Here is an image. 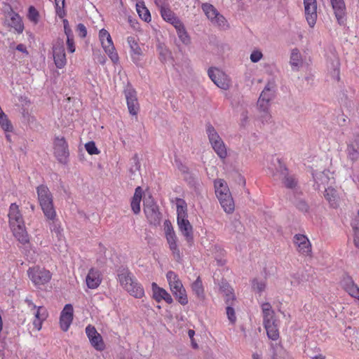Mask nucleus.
Returning <instances> with one entry per match:
<instances>
[{
    "instance_id": "1",
    "label": "nucleus",
    "mask_w": 359,
    "mask_h": 359,
    "mask_svg": "<svg viewBox=\"0 0 359 359\" xmlns=\"http://www.w3.org/2000/svg\"><path fill=\"white\" fill-rule=\"evenodd\" d=\"M118 281L121 285L135 298H142L144 295V290L137 281L128 269H123L118 273Z\"/></svg>"
},
{
    "instance_id": "2",
    "label": "nucleus",
    "mask_w": 359,
    "mask_h": 359,
    "mask_svg": "<svg viewBox=\"0 0 359 359\" xmlns=\"http://www.w3.org/2000/svg\"><path fill=\"white\" fill-rule=\"evenodd\" d=\"M275 92L276 84L274 81H269L258 99V108L263 113L262 116V122H268L271 118L269 110L271 105L270 102L275 97Z\"/></svg>"
},
{
    "instance_id": "3",
    "label": "nucleus",
    "mask_w": 359,
    "mask_h": 359,
    "mask_svg": "<svg viewBox=\"0 0 359 359\" xmlns=\"http://www.w3.org/2000/svg\"><path fill=\"white\" fill-rule=\"evenodd\" d=\"M38 200L47 219L56 217V212L53 205V195L49 189L45 185H40L36 188Z\"/></svg>"
},
{
    "instance_id": "4",
    "label": "nucleus",
    "mask_w": 359,
    "mask_h": 359,
    "mask_svg": "<svg viewBox=\"0 0 359 359\" xmlns=\"http://www.w3.org/2000/svg\"><path fill=\"white\" fill-rule=\"evenodd\" d=\"M273 165L274 168H269L273 176H278L287 189H295L298 184L297 180L294 175L288 172L287 168L278 158L275 159Z\"/></svg>"
},
{
    "instance_id": "5",
    "label": "nucleus",
    "mask_w": 359,
    "mask_h": 359,
    "mask_svg": "<svg viewBox=\"0 0 359 359\" xmlns=\"http://www.w3.org/2000/svg\"><path fill=\"white\" fill-rule=\"evenodd\" d=\"M202 9L207 18L214 25L223 29L228 28V23L225 18L221 15L212 4L208 3L203 4L202 5Z\"/></svg>"
},
{
    "instance_id": "6",
    "label": "nucleus",
    "mask_w": 359,
    "mask_h": 359,
    "mask_svg": "<svg viewBox=\"0 0 359 359\" xmlns=\"http://www.w3.org/2000/svg\"><path fill=\"white\" fill-rule=\"evenodd\" d=\"M27 274L34 285H44L51 278V273L49 271L39 266L29 268Z\"/></svg>"
},
{
    "instance_id": "7",
    "label": "nucleus",
    "mask_w": 359,
    "mask_h": 359,
    "mask_svg": "<svg viewBox=\"0 0 359 359\" xmlns=\"http://www.w3.org/2000/svg\"><path fill=\"white\" fill-rule=\"evenodd\" d=\"M144 212L151 224L157 225L161 220V213L158 205L152 201H147L144 203Z\"/></svg>"
},
{
    "instance_id": "8",
    "label": "nucleus",
    "mask_w": 359,
    "mask_h": 359,
    "mask_svg": "<svg viewBox=\"0 0 359 359\" xmlns=\"http://www.w3.org/2000/svg\"><path fill=\"white\" fill-rule=\"evenodd\" d=\"M54 154L59 162L66 163L69 156L67 144L64 137H55L54 141Z\"/></svg>"
},
{
    "instance_id": "9",
    "label": "nucleus",
    "mask_w": 359,
    "mask_h": 359,
    "mask_svg": "<svg viewBox=\"0 0 359 359\" xmlns=\"http://www.w3.org/2000/svg\"><path fill=\"white\" fill-rule=\"evenodd\" d=\"M53 59L57 68H62L67 63L65 52L64 42L62 39H57L53 46Z\"/></svg>"
},
{
    "instance_id": "10",
    "label": "nucleus",
    "mask_w": 359,
    "mask_h": 359,
    "mask_svg": "<svg viewBox=\"0 0 359 359\" xmlns=\"http://www.w3.org/2000/svg\"><path fill=\"white\" fill-rule=\"evenodd\" d=\"M208 76L214 83L219 88L226 90L229 87V81L226 76L217 68L211 67L208 69Z\"/></svg>"
},
{
    "instance_id": "11",
    "label": "nucleus",
    "mask_w": 359,
    "mask_h": 359,
    "mask_svg": "<svg viewBox=\"0 0 359 359\" xmlns=\"http://www.w3.org/2000/svg\"><path fill=\"white\" fill-rule=\"evenodd\" d=\"M125 96L129 113L131 115L136 116L138 114L140 106L135 90L131 88H127L125 90Z\"/></svg>"
},
{
    "instance_id": "12",
    "label": "nucleus",
    "mask_w": 359,
    "mask_h": 359,
    "mask_svg": "<svg viewBox=\"0 0 359 359\" xmlns=\"http://www.w3.org/2000/svg\"><path fill=\"white\" fill-rule=\"evenodd\" d=\"M306 19L310 27H313L317 18L316 0H304Z\"/></svg>"
},
{
    "instance_id": "13",
    "label": "nucleus",
    "mask_w": 359,
    "mask_h": 359,
    "mask_svg": "<svg viewBox=\"0 0 359 359\" xmlns=\"http://www.w3.org/2000/svg\"><path fill=\"white\" fill-rule=\"evenodd\" d=\"M294 243L297 248L298 252L304 256H309L311 253V245L308 238L303 234H296L294 236Z\"/></svg>"
},
{
    "instance_id": "14",
    "label": "nucleus",
    "mask_w": 359,
    "mask_h": 359,
    "mask_svg": "<svg viewBox=\"0 0 359 359\" xmlns=\"http://www.w3.org/2000/svg\"><path fill=\"white\" fill-rule=\"evenodd\" d=\"M334 15L339 25H344L346 21V8L344 0H330Z\"/></svg>"
},
{
    "instance_id": "15",
    "label": "nucleus",
    "mask_w": 359,
    "mask_h": 359,
    "mask_svg": "<svg viewBox=\"0 0 359 359\" xmlns=\"http://www.w3.org/2000/svg\"><path fill=\"white\" fill-rule=\"evenodd\" d=\"M179 229L188 243L191 244L194 240L193 227L187 217L177 219Z\"/></svg>"
},
{
    "instance_id": "16",
    "label": "nucleus",
    "mask_w": 359,
    "mask_h": 359,
    "mask_svg": "<svg viewBox=\"0 0 359 359\" xmlns=\"http://www.w3.org/2000/svg\"><path fill=\"white\" fill-rule=\"evenodd\" d=\"M73 320V306L72 304H66L61 312L60 324L61 329L66 332L68 330Z\"/></svg>"
},
{
    "instance_id": "17",
    "label": "nucleus",
    "mask_w": 359,
    "mask_h": 359,
    "mask_svg": "<svg viewBox=\"0 0 359 359\" xmlns=\"http://www.w3.org/2000/svg\"><path fill=\"white\" fill-rule=\"evenodd\" d=\"M347 157L349 160L355 162L359 159V135L353 136L347 145Z\"/></svg>"
},
{
    "instance_id": "18",
    "label": "nucleus",
    "mask_w": 359,
    "mask_h": 359,
    "mask_svg": "<svg viewBox=\"0 0 359 359\" xmlns=\"http://www.w3.org/2000/svg\"><path fill=\"white\" fill-rule=\"evenodd\" d=\"M332 173L327 170L313 172V177L315 182V188L320 189V187H323L325 189V187L328 185L330 180L333 179V177H330Z\"/></svg>"
},
{
    "instance_id": "19",
    "label": "nucleus",
    "mask_w": 359,
    "mask_h": 359,
    "mask_svg": "<svg viewBox=\"0 0 359 359\" xmlns=\"http://www.w3.org/2000/svg\"><path fill=\"white\" fill-rule=\"evenodd\" d=\"M151 289L153 292V298L157 302H160L162 300H164L169 304L173 302L171 295L165 289L158 287L156 283H153L151 284Z\"/></svg>"
},
{
    "instance_id": "20",
    "label": "nucleus",
    "mask_w": 359,
    "mask_h": 359,
    "mask_svg": "<svg viewBox=\"0 0 359 359\" xmlns=\"http://www.w3.org/2000/svg\"><path fill=\"white\" fill-rule=\"evenodd\" d=\"M127 42L130 48V53L133 62L138 64L140 61L141 56L143 55V52L137 43V40L133 36H128L127 38Z\"/></svg>"
},
{
    "instance_id": "21",
    "label": "nucleus",
    "mask_w": 359,
    "mask_h": 359,
    "mask_svg": "<svg viewBox=\"0 0 359 359\" xmlns=\"http://www.w3.org/2000/svg\"><path fill=\"white\" fill-rule=\"evenodd\" d=\"M87 286L90 289L97 288L102 282V276L99 270L92 268L86 278Z\"/></svg>"
},
{
    "instance_id": "22",
    "label": "nucleus",
    "mask_w": 359,
    "mask_h": 359,
    "mask_svg": "<svg viewBox=\"0 0 359 359\" xmlns=\"http://www.w3.org/2000/svg\"><path fill=\"white\" fill-rule=\"evenodd\" d=\"M8 217L11 226H15V225L24 224L18 205L15 203H11L10 205Z\"/></svg>"
},
{
    "instance_id": "23",
    "label": "nucleus",
    "mask_w": 359,
    "mask_h": 359,
    "mask_svg": "<svg viewBox=\"0 0 359 359\" xmlns=\"http://www.w3.org/2000/svg\"><path fill=\"white\" fill-rule=\"evenodd\" d=\"M217 198L226 212L231 213L234 210V202L229 190H228V192L223 193V194L217 196Z\"/></svg>"
},
{
    "instance_id": "24",
    "label": "nucleus",
    "mask_w": 359,
    "mask_h": 359,
    "mask_svg": "<svg viewBox=\"0 0 359 359\" xmlns=\"http://www.w3.org/2000/svg\"><path fill=\"white\" fill-rule=\"evenodd\" d=\"M6 22L9 27L13 28L18 33L23 32L24 25L20 16L18 13L14 12L9 13Z\"/></svg>"
},
{
    "instance_id": "25",
    "label": "nucleus",
    "mask_w": 359,
    "mask_h": 359,
    "mask_svg": "<svg viewBox=\"0 0 359 359\" xmlns=\"http://www.w3.org/2000/svg\"><path fill=\"white\" fill-rule=\"evenodd\" d=\"M13 233L15 238L22 244H27L29 243V236L25 231L24 224L15 225V226H11Z\"/></svg>"
},
{
    "instance_id": "26",
    "label": "nucleus",
    "mask_w": 359,
    "mask_h": 359,
    "mask_svg": "<svg viewBox=\"0 0 359 359\" xmlns=\"http://www.w3.org/2000/svg\"><path fill=\"white\" fill-rule=\"evenodd\" d=\"M34 315L35 319L33 322V325L37 330H40L41 329L43 321H44L48 317L47 310L43 306H38L37 309H35Z\"/></svg>"
},
{
    "instance_id": "27",
    "label": "nucleus",
    "mask_w": 359,
    "mask_h": 359,
    "mask_svg": "<svg viewBox=\"0 0 359 359\" xmlns=\"http://www.w3.org/2000/svg\"><path fill=\"white\" fill-rule=\"evenodd\" d=\"M101 43L105 53L108 55L111 61L114 63H116L118 61V55L115 51V47L114 46L112 39H109L104 41H102Z\"/></svg>"
},
{
    "instance_id": "28",
    "label": "nucleus",
    "mask_w": 359,
    "mask_h": 359,
    "mask_svg": "<svg viewBox=\"0 0 359 359\" xmlns=\"http://www.w3.org/2000/svg\"><path fill=\"white\" fill-rule=\"evenodd\" d=\"M166 278L172 292L184 287L178 276L172 271L167 272Z\"/></svg>"
},
{
    "instance_id": "29",
    "label": "nucleus",
    "mask_w": 359,
    "mask_h": 359,
    "mask_svg": "<svg viewBox=\"0 0 359 359\" xmlns=\"http://www.w3.org/2000/svg\"><path fill=\"white\" fill-rule=\"evenodd\" d=\"M143 191L140 187H137L135 190V194L132 198L130 206L134 214L137 215L140 212V203Z\"/></svg>"
},
{
    "instance_id": "30",
    "label": "nucleus",
    "mask_w": 359,
    "mask_h": 359,
    "mask_svg": "<svg viewBox=\"0 0 359 359\" xmlns=\"http://www.w3.org/2000/svg\"><path fill=\"white\" fill-rule=\"evenodd\" d=\"M262 315H263V323L266 324L268 323L274 322L277 320L275 318V313L272 309L271 305L268 303H263L261 306Z\"/></svg>"
},
{
    "instance_id": "31",
    "label": "nucleus",
    "mask_w": 359,
    "mask_h": 359,
    "mask_svg": "<svg viewBox=\"0 0 359 359\" xmlns=\"http://www.w3.org/2000/svg\"><path fill=\"white\" fill-rule=\"evenodd\" d=\"M266 329L267 336L269 339L276 341L279 338V332L278 328V322H269L264 325Z\"/></svg>"
},
{
    "instance_id": "32",
    "label": "nucleus",
    "mask_w": 359,
    "mask_h": 359,
    "mask_svg": "<svg viewBox=\"0 0 359 359\" xmlns=\"http://www.w3.org/2000/svg\"><path fill=\"white\" fill-rule=\"evenodd\" d=\"M325 198L332 208H337L339 205V196L337 191L332 188L327 187L325 189Z\"/></svg>"
},
{
    "instance_id": "33",
    "label": "nucleus",
    "mask_w": 359,
    "mask_h": 359,
    "mask_svg": "<svg viewBox=\"0 0 359 359\" xmlns=\"http://www.w3.org/2000/svg\"><path fill=\"white\" fill-rule=\"evenodd\" d=\"M290 64L293 71L299 70L302 65V55L297 48H294L291 51Z\"/></svg>"
},
{
    "instance_id": "34",
    "label": "nucleus",
    "mask_w": 359,
    "mask_h": 359,
    "mask_svg": "<svg viewBox=\"0 0 359 359\" xmlns=\"http://www.w3.org/2000/svg\"><path fill=\"white\" fill-rule=\"evenodd\" d=\"M176 206H177V219L188 217L187 215V204L186 201L180 198H176Z\"/></svg>"
},
{
    "instance_id": "35",
    "label": "nucleus",
    "mask_w": 359,
    "mask_h": 359,
    "mask_svg": "<svg viewBox=\"0 0 359 359\" xmlns=\"http://www.w3.org/2000/svg\"><path fill=\"white\" fill-rule=\"evenodd\" d=\"M191 290L200 300H203L204 299V288L200 277H198L197 279L191 284Z\"/></svg>"
},
{
    "instance_id": "36",
    "label": "nucleus",
    "mask_w": 359,
    "mask_h": 359,
    "mask_svg": "<svg viewBox=\"0 0 359 359\" xmlns=\"http://www.w3.org/2000/svg\"><path fill=\"white\" fill-rule=\"evenodd\" d=\"M272 359H285L287 353L280 344H272Z\"/></svg>"
},
{
    "instance_id": "37",
    "label": "nucleus",
    "mask_w": 359,
    "mask_h": 359,
    "mask_svg": "<svg viewBox=\"0 0 359 359\" xmlns=\"http://www.w3.org/2000/svg\"><path fill=\"white\" fill-rule=\"evenodd\" d=\"M48 220L49 221V226L51 232L55 234L58 240H60L63 236V229L61 227L60 222L56 217Z\"/></svg>"
},
{
    "instance_id": "38",
    "label": "nucleus",
    "mask_w": 359,
    "mask_h": 359,
    "mask_svg": "<svg viewBox=\"0 0 359 359\" xmlns=\"http://www.w3.org/2000/svg\"><path fill=\"white\" fill-rule=\"evenodd\" d=\"M137 12L138 13L141 19L145 22L151 20V15L149 10L146 8L143 1H139L136 4Z\"/></svg>"
},
{
    "instance_id": "39",
    "label": "nucleus",
    "mask_w": 359,
    "mask_h": 359,
    "mask_svg": "<svg viewBox=\"0 0 359 359\" xmlns=\"http://www.w3.org/2000/svg\"><path fill=\"white\" fill-rule=\"evenodd\" d=\"M212 147L219 158L224 159L226 157L227 151L222 140L212 144Z\"/></svg>"
},
{
    "instance_id": "40",
    "label": "nucleus",
    "mask_w": 359,
    "mask_h": 359,
    "mask_svg": "<svg viewBox=\"0 0 359 359\" xmlns=\"http://www.w3.org/2000/svg\"><path fill=\"white\" fill-rule=\"evenodd\" d=\"M206 133L211 145L222 140L215 128L210 123L206 124Z\"/></svg>"
},
{
    "instance_id": "41",
    "label": "nucleus",
    "mask_w": 359,
    "mask_h": 359,
    "mask_svg": "<svg viewBox=\"0 0 359 359\" xmlns=\"http://www.w3.org/2000/svg\"><path fill=\"white\" fill-rule=\"evenodd\" d=\"M172 293L180 304L184 306L188 304V297L184 287L177 290H174Z\"/></svg>"
},
{
    "instance_id": "42",
    "label": "nucleus",
    "mask_w": 359,
    "mask_h": 359,
    "mask_svg": "<svg viewBox=\"0 0 359 359\" xmlns=\"http://www.w3.org/2000/svg\"><path fill=\"white\" fill-rule=\"evenodd\" d=\"M215 188L217 197L223 194V193L228 192V190H229L226 182L221 179L215 181Z\"/></svg>"
},
{
    "instance_id": "43",
    "label": "nucleus",
    "mask_w": 359,
    "mask_h": 359,
    "mask_svg": "<svg viewBox=\"0 0 359 359\" xmlns=\"http://www.w3.org/2000/svg\"><path fill=\"white\" fill-rule=\"evenodd\" d=\"M91 345L97 351H102L104 349V343L102 336L98 333L95 336L92 337L90 339Z\"/></svg>"
},
{
    "instance_id": "44",
    "label": "nucleus",
    "mask_w": 359,
    "mask_h": 359,
    "mask_svg": "<svg viewBox=\"0 0 359 359\" xmlns=\"http://www.w3.org/2000/svg\"><path fill=\"white\" fill-rule=\"evenodd\" d=\"M160 12L163 20L168 22L175 17V13L170 10V8L165 5L161 6Z\"/></svg>"
},
{
    "instance_id": "45",
    "label": "nucleus",
    "mask_w": 359,
    "mask_h": 359,
    "mask_svg": "<svg viewBox=\"0 0 359 359\" xmlns=\"http://www.w3.org/2000/svg\"><path fill=\"white\" fill-rule=\"evenodd\" d=\"M0 126L6 132H12L13 130V125L6 114L0 116Z\"/></svg>"
},
{
    "instance_id": "46",
    "label": "nucleus",
    "mask_w": 359,
    "mask_h": 359,
    "mask_svg": "<svg viewBox=\"0 0 359 359\" xmlns=\"http://www.w3.org/2000/svg\"><path fill=\"white\" fill-rule=\"evenodd\" d=\"M177 36L180 39V40L184 44V45H189L191 43V39L189 36L187 32L185 29L184 26L182 27L181 29H178L177 30Z\"/></svg>"
},
{
    "instance_id": "47",
    "label": "nucleus",
    "mask_w": 359,
    "mask_h": 359,
    "mask_svg": "<svg viewBox=\"0 0 359 359\" xmlns=\"http://www.w3.org/2000/svg\"><path fill=\"white\" fill-rule=\"evenodd\" d=\"M351 226L354 231V244L359 248V219L353 220Z\"/></svg>"
},
{
    "instance_id": "48",
    "label": "nucleus",
    "mask_w": 359,
    "mask_h": 359,
    "mask_svg": "<svg viewBox=\"0 0 359 359\" xmlns=\"http://www.w3.org/2000/svg\"><path fill=\"white\" fill-rule=\"evenodd\" d=\"M56 13L60 18H63L65 15V0H55Z\"/></svg>"
},
{
    "instance_id": "49",
    "label": "nucleus",
    "mask_w": 359,
    "mask_h": 359,
    "mask_svg": "<svg viewBox=\"0 0 359 359\" xmlns=\"http://www.w3.org/2000/svg\"><path fill=\"white\" fill-rule=\"evenodd\" d=\"M27 16L29 20L34 24H36L39 22V13L34 6H30L29 8Z\"/></svg>"
},
{
    "instance_id": "50",
    "label": "nucleus",
    "mask_w": 359,
    "mask_h": 359,
    "mask_svg": "<svg viewBox=\"0 0 359 359\" xmlns=\"http://www.w3.org/2000/svg\"><path fill=\"white\" fill-rule=\"evenodd\" d=\"M226 286V294L225 302L228 306H232L235 300V295L232 292V288L229 285Z\"/></svg>"
},
{
    "instance_id": "51",
    "label": "nucleus",
    "mask_w": 359,
    "mask_h": 359,
    "mask_svg": "<svg viewBox=\"0 0 359 359\" xmlns=\"http://www.w3.org/2000/svg\"><path fill=\"white\" fill-rule=\"evenodd\" d=\"M85 148L88 153L90 155L98 154L100 153L94 142H89L86 143Z\"/></svg>"
},
{
    "instance_id": "52",
    "label": "nucleus",
    "mask_w": 359,
    "mask_h": 359,
    "mask_svg": "<svg viewBox=\"0 0 359 359\" xmlns=\"http://www.w3.org/2000/svg\"><path fill=\"white\" fill-rule=\"evenodd\" d=\"M342 285L345 290L347 292L351 287L355 285L353 279L350 276H345L342 280Z\"/></svg>"
},
{
    "instance_id": "53",
    "label": "nucleus",
    "mask_w": 359,
    "mask_h": 359,
    "mask_svg": "<svg viewBox=\"0 0 359 359\" xmlns=\"http://www.w3.org/2000/svg\"><path fill=\"white\" fill-rule=\"evenodd\" d=\"M165 237H166V240L169 244V248H175V246L177 245V236L175 235V233L166 234Z\"/></svg>"
},
{
    "instance_id": "54",
    "label": "nucleus",
    "mask_w": 359,
    "mask_h": 359,
    "mask_svg": "<svg viewBox=\"0 0 359 359\" xmlns=\"http://www.w3.org/2000/svg\"><path fill=\"white\" fill-rule=\"evenodd\" d=\"M67 45L69 52L74 53L75 51L73 34L67 35Z\"/></svg>"
},
{
    "instance_id": "55",
    "label": "nucleus",
    "mask_w": 359,
    "mask_h": 359,
    "mask_svg": "<svg viewBox=\"0 0 359 359\" xmlns=\"http://www.w3.org/2000/svg\"><path fill=\"white\" fill-rule=\"evenodd\" d=\"M265 283L262 281H258L257 280H253L252 281V288L254 290L257 291L258 292H262L265 289Z\"/></svg>"
},
{
    "instance_id": "56",
    "label": "nucleus",
    "mask_w": 359,
    "mask_h": 359,
    "mask_svg": "<svg viewBox=\"0 0 359 359\" xmlns=\"http://www.w3.org/2000/svg\"><path fill=\"white\" fill-rule=\"evenodd\" d=\"M226 315L231 323H234L236 320V317L235 315V311L231 306H227L226 307Z\"/></svg>"
},
{
    "instance_id": "57",
    "label": "nucleus",
    "mask_w": 359,
    "mask_h": 359,
    "mask_svg": "<svg viewBox=\"0 0 359 359\" xmlns=\"http://www.w3.org/2000/svg\"><path fill=\"white\" fill-rule=\"evenodd\" d=\"M263 57V54L259 50H253L250 55V60L252 62H259Z\"/></svg>"
},
{
    "instance_id": "58",
    "label": "nucleus",
    "mask_w": 359,
    "mask_h": 359,
    "mask_svg": "<svg viewBox=\"0 0 359 359\" xmlns=\"http://www.w3.org/2000/svg\"><path fill=\"white\" fill-rule=\"evenodd\" d=\"M77 32H78V35L81 37V38H84L87 35V29H86V26L82 24V23H79L78 25H77Z\"/></svg>"
},
{
    "instance_id": "59",
    "label": "nucleus",
    "mask_w": 359,
    "mask_h": 359,
    "mask_svg": "<svg viewBox=\"0 0 359 359\" xmlns=\"http://www.w3.org/2000/svg\"><path fill=\"white\" fill-rule=\"evenodd\" d=\"M86 334H87V336H88L89 339H90L92 338V337H94L97 334H98V332H97V330L95 328V327H93L92 325H88L86 327Z\"/></svg>"
},
{
    "instance_id": "60",
    "label": "nucleus",
    "mask_w": 359,
    "mask_h": 359,
    "mask_svg": "<svg viewBox=\"0 0 359 359\" xmlns=\"http://www.w3.org/2000/svg\"><path fill=\"white\" fill-rule=\"evenodd\" d=\"M295 205L297 208H298L299 210L302 212H306L309 209L308 204L304 201L302 200L297 201Z\"/></svg>"
},
{
    "instance_id": "61",
    "label": "nucleus",
    "mask_w": 359,
    "mask_h": 359,
    "mask_svg": "<svg viewBox=\"0 0 359 359\" xmlns=\"http://www.w3.org/2000/svg\"><path fill=\"white\" fill-rule=\"evenodd\" d=\"M347 292L353 297L357 299L359 301V287L355 285L347 291Z\"/></svg>"
},
{
    "instance_id": "62",
    "label": "nucleus",
    "mask_w": 359,
    "mask_h": 359,
    "mask_svg": "<svg viewBox=\"0 0 359 359\" xmlns=\"http://www.w3.org/2000/svg\"><path fill=\"white\" fill-rule=\"evenodd\" d=\"M163 226L165 235L175 233L172 224L169 220H165Z\"/></svg>"
},
{
    "instance_id": "63",
    "label": "nucleus",
    "mask_w": 359,
    "mask_h": 359,
    "mask_svg": "<svg viewBox=\"0 0 359 359\" xmlns=\"http://www.w3.org/2000/svg\"><path fill=\"white\" fill-rule=\"evenodd\" d=\"M170 23L172 24L175 27V28L176 29V31L178 29H180V28L182 29V27H184L183 23L176 16L170 22Z\"/></svg>"
},
{
    "instance_id": "64",
    "label": "nucleus",
    "mask_w": 359,
    "mask_h": 359,
    "mask_svg": "<svg viewBox=\"0 0 359 359\" xmlns=\"http://www.w3.org/2000/svg\"><path fill=\"white\" fill-rule=\"evenodd\" d=\"M99 37H100V41H104L106 39H111L109 33L104 29H102L100 31Z\"/></svg>"
}]
</instances>
